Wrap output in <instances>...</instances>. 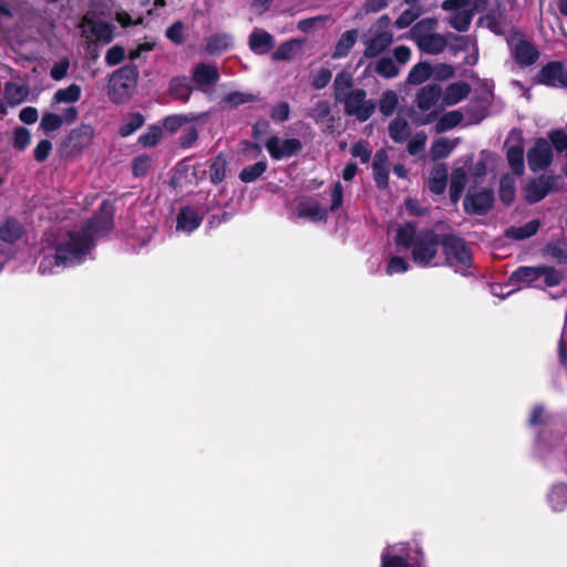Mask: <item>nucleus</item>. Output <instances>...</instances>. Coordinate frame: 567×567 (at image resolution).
Segmentation results:
<instances>
[{
    "label": "nucleus",
    "instance_id": "4be33fe9",
    "mask_svg": "<svg viewBox=\"0 0 567 567\" xmlns=\"http://www.w3.org/2000/svg\"><path fill=\"white\" fill-rule=\"evenodd\" d=\"M539 266H519L509 276V281L514 285L534 286L539 288L535 282L540 278Z\"/></svg>",
    "mask_w": 567,
    "mask_h": 567
},
{
    "label": "nucleus",
    "instance_id": "7c9ffc66",
    "mask_svg": "<svg viewBox=\"0 0 567 567\" xmlns=\"http://www.w3.org/2000/svg\"><path fill=\"white\" fill-rule=\"evenodd\" d=\"M540 227L537 219H532L522 226H511L505 229V237L513 240H524L534 236Z\"/></svg>",
    "mask_w": 567,
    "mask_h": 567
},
{
    "label": "nucleus",
    "instance_id": "774afa93",
    "mask_svg": "<svg viewBox=\"0 0 567 567\" xmlns=\"http://www.w3.org/2000/svg\"><path fill=\"white\" fill-rule=\"evenodd\" d=\"M350 152L353 157H359L362 164H367L371 159L372 152L364 141L354 143Z\"/></svg>",
    "mask_w": 567,
    "mask_h": 567
},
{
    "label": "nucleus",
    "instance_id": "e2e57ef3",
    "mask_svg": "<svg viewBox=\"0 0 567 567\" xmlns=\"http://www.w3.org/2000/svg\"><path fill=\"white\" fill-rule=\"evenodd\" d=\"M311 85L315 90L324 89L332 78V72L327 68H321L316 73L311 74Z\"/></svg>",
    "mask_w": 567,
    "mask_h": 567
},
{
    "label": "nucleus",
    "instance_id": "f8f14e48",
    "mask_svg": "<svg viewBox=\"0 0 567 567\" xmlns=\"http://www.w3.org/2000/svg\"><path fill=\"white\" fill-rule=\"evenodd\" d=\"M554 159L550 143L544 138L535 140L534 145L527 151L528 167L533 173L548 168Z\"/></svg>",
    "mask_w": 567,
    "mask_h": 567
},
{
    "label": "nucleus",
    "instance_id": "39448f33",
    "mask_svg": "<svg viewBox=\"0 0 567 567\" xmlns=\"http://www.w3.org/2000/svg\"><path fill=\"white\" fill-rule=\"evenodd\" d=\"M506 43L511 56L520 69L534 65L540 58L538 48L525 39L519 30L513 29L506 37Z\"/></svg>",
    "mask_w": 567,
    "mask_h": 567
},
{
    "label": "nucleus",
    "instance_id": "c756f323",
    "mask_svg": "<svg viewBox=\"0 0 567 567\" xmlns=\"http://www.w3.org/2000/svg\"><path fill=\"white\" fill-rule=\"evenodd\" d=\"M489 0H443L441 8L443 11L466 8L472 13L484 12L488 7Z\"/></svg>",
    "mask_w": 567,
    "mask_h": 567
},
{
    "label": "nucleus",
    "instance_id": "a18cd8bd",
    "mask_svg": "<svg viewBox=\"0 0 567 567\" xmlns=\"http://www.w3.org/2000/svg\"><path fill=\"white\" fill-rule=\"evenodd\" d=\"M374 72L382 78L393 79L398 76L400 69L392 58L382 56L377 61Z\"/></svg>",
    "mask_w": 567,
    "mask_h": 567
},
{
    "label": "nucleus",
    "instance_id": "c85d7f7f",
    "mask_svg": "<svg viewBox=\"0 0 567 567\" xmlns=\"http://www.w3.org/2000/svg\"><path fill=\"white\" fill-rule=\"evenodd\" d=\"M233 45V38L228 33H214L206 40L205 51L209 55H220Z\"/></svg>",
    "mask_w": 567,
    "mask_h": 567
},
{
    "label": "nucleus",
    "instance_id": "423d86ee",
    "mask_svg": "<svg viewBox=\"0 0 567 567\" xmlns=\"http://www.w3.org/2000/svg\"><path fill=\"white\" fill-rule=\"evenodd\" d=\"M442 234L439 235L431 228L419 231V237L411 248L412 260L420 267H429L437 256L441 246Z\"/></svg>",
    "mask_w": 567,
    "mask_h": 567
},
{
    "label": "nucleus",
    "instance_id": "412c9836",
    "mask_svg": "<svg viewBox=\"0 0 567 567\" xmlns=\"http://www.w3.org/2000/svg\"><path fill=\"white\" fill-rule=\"evenodd\" d=\"M202 221L203 216H200L193 207L185 206L182 207L177 214L176 228L177 230L192 233L202 225Z\"/></svg>",
    "mask_w": 567,
    "mask_h": 567
},
{
    "label": "nucleus",
    "instance_id": "58836bf2",
    "mask_svg": "<svg viewBox=\"0 0 567 567\" xmlns=\"http://www.w3.org/2000/svg\"><path fill=\"white\" fill-rule=\"evenodd\" d=\"M506 158L514 174L522 175L524 173V146L522 143L508 147Z\"/></svg>",
    "mask_w": 567,
    "mask_h": 567
},
{
    "label": "nucleus",
    "instance_id": "f03ea898",
    "mask_svg": "<svg viewBox=\"0 0 567 567\" xmlns=\"http://www.w3.org/2000/svg\"><path fill=\"white\" fill-rule=\"evenodd\" d=\"M138 78V68L134 63H127L115 70L110 75L107 84L110 101L115 104L126 103L137 85Z\"/></svg>",
    "mask_w": 567,
    "mask_h": 567
},
{
    "label": "nucleus",
    "instance_id": "864d4df0",
    "mask_svg": "<svg viewBox=\"0 0 567 567\" xmlns=\"http://www.w3.org/2000/svg\"><path fill=\"white\" fill-rule=\"evenodd\" d=\"M258 100V95L252 93H245L240 91H234L226 94L223 99L224 103H227L230 109H236L239 105L251 103Z\"/></svg>",
    "mask_w": 567,
    "mask_h": 567
},
{
    "label": "nucleus",
    "instance_id": "9d476101",
    "mask_svg": "<svg viewBox=\"0 0 567 567\" xmlns=\"http://www.w3.org/2000/svg\"><path fill=\"white\" fill-rule=\"evenodd\" d=\"M534 82L546 87L567 90V68L565 63L559 60L547 62L536 73Z\"/></svg>",
    "mask_w": 567,
    "mask_h": 567
},
{
    "label": "nucleus",
    "instance_id": "4d7b16f0",
    "mask_svg": "<svg viewBox=\"0 0 567 567\" xmlns=\"http://www.w3.org/2000/svg\"><path fill=\"white\" fill-rule=\"evenodd\" d=\"M422 14V10L420 7L414 8L411 7L409 9H405L394 21V25L398 29H405L410 25H413V23L419 19V17Z\"/></svg>",
    "mask_w": 567,
    "mask_h": 567
},
{
    "label": "nucleus",
    "instance_id": "13d9d810",
    "mask_svg": "<svg viewBox=\"0 0 567 567\" xmlns=\"http://www.w3.org/2000/svg\"><path fill=\"white\" fill-rule=\"evenodd\" d=\"M31 143V133L24 126H18L13 131L12 146L19 151L23 152Z\"/></svg>",
    "mask_w": 567,
    "mask_h": 567
},
{
    "label": "nucleus",
    "instance_id": "0eeeda50",
    "mask_svg": "<svg viewBox=\"0 0 567 567\" xmlns=\"http://www.w3.org/2000/svg\"><path fill=\"white\" fill-rule=\"evenodd\" d=\"M391 19L388 14L381 16L370 28L372 35L364 39L365 49L363 55L373 59L384 52L393 42V33L389 30Z\"/></svg>",
    "mask_w": 567,
    "mask_h": 567
},
{
    "label": "nucleus",
    "instance_id": "09e8293b",
    "mask_svg": "<svg viewBox=\"0 0 567 567\" xmlns=\"http://www.w3.org/2000/svg\"><path fill=\"white\" fill-rule=\"evenodd\" d=\"M145 123V117L142 113L135 112L128 115V118L118 127V134L122 137H127L141 128Z\"/></svg>",
    "mask_w": 567,
    "mask_h": 567
},
{
    "label": "nucleus",
    "instance_id": "de8ad7c7",
    "mask_svg": "<svg viewBox=\"0 0 567 567\" xmlns=\"http://www.w3.org/2000/svg\"><path fill=\"white\" fill-rule=\"evenodd\" d=\"M462 121H463V114L461 111L455 110V111L446 112L439 118V121L435 125L436 132L443 133V132L450 131V130L456 127L458 124H461Z\"/></svg>",
    "mask_w": 567,
    "mask_h": 567
},
{
    "label": "nucleus",
    "instance_id": "4c0bfd02",
    "mask_svg": "<svg viewBox=\"0 0 567 567\" xmlns=\"http://www.w3.org/2000/svg\"><path fill=\"white\" fill-rule=\"evenodd\" d=\"M305 40L302 39H290L282 42L272 53V60L275 61H289L293 59L296 50L300 49Z\"/></svg>",
    "mask_w": 567,
    "mask_h": 567
},
{
    "label": "nucleus",
    "instance_id": "a19ab883",
    "mask_svg": "<svg viewBox=\"0 0 567 567\" xmlns=\"http://www.w3.org/2000/svg\"><path fill=\"white\" fill-rule=\"evenodd\" d=\"M411 131L409 127V123L406 120L402 117H395L389 124V135L391 140L395 143H403L410 136Z\"/></svg>",
    "mask_w": 567,
    "mask_h": 567
},
{
    "label": "nucleus",
    "instance_id": "6ab92c4d",
    "mask_svg": "<svg viewBox=\"0 0 567 567\" xmlns=\"http://www.w3.org/2000/svg\"><path fill=\"white\" fill-rule=\"evenodd\" d=\"M442 89L439 84H427L422 86L416 93L415 102L422 112L430 111L440 100Z\"/></svg>",
    "mask_w": 567,
    "mask_h": 567
},
{
    "label": "nucleus",
    "instance_id": "2eb2a0df",
    "mask_svg": "<svg viewBox=\"0 0 567 567\" xmlns=\"http://www.w3.org/2000/svg\"><path fill=\"white\" fill-rule=\"evenodd\" d=\"M372 173L375 185L379 189L389 187V156L385 150L377 151L372 163Z\"/></svg>",
    "mask_w": 567,
    "mask_h": 567
},
{
    "label": "nucleus",
    "instance_id": "680f3d73",
    "mask_svg": "<svg viewBox=\"0 0 567 567\" xmlns=\"http://www.w3.org/2000/svg\"><path fill=\"white\" fill-rule=\"evenodd\" d=\"M152 166L151 156L143 154L136 156L132 162V174L135 177H142L147 174Z\"/></svg>",
    "mask_w": 567,
    "mask_h": 567
},
{
    "label": "nucleus",
    "instance_id": "20e7f679",
    "mask_svg": "<svg viewBox=\"0 0 567 567\" xmlns=\"http://www.w3.org/2000/svg\"><path fill=\"white\" fill-rule=\"evenodd\" d=\"M115 210L113 202L102 200L97 210L83 224L80 231L95 246L99 238L107 236L113 230Z\"/></svg>",
    "mask_w": 567,
    "mask_h": 567
},
{
    "label": "nucleus",
    "instance_id": "72a5a7b5",
    "mask_svg": "<svg viewBox=\"0 0 567 567\" xmlns=\"http://www.w3.org/2000/svg\"><path fill=\"white\" fill-rule=\"evenodd\" d=\"M359 32L357 29L347 30L341 34L336 43L332 58H346L358 40Z\"/></svg>",
    "mask_w": 567,
    "mask_h": 567
},
{
    "label": "nucleus",
    "instance_id": "bf43d9fd",
    "mask_svg": "<svg viewBox=\"0 0 567 567\" xmlns=\"http://www.w3.org/2000/svg\"><path fill=\"white\" fill-rule=\"evenodd\" d=\"M452 148L453 147L450 142L446 138L441 137L433 142L430 154L433 161H439L447 157L452 152Z\"/></svg>",
    "mask_w": 567,
    "mask_h": 567
},
{
    "label": "nucleus",
    "instance_id": "4468645a",
    "mask_svg": "<svg viewBox=\"0 0 567 567\" xmlns=\"http://www.w3.org/2000/svg\"><path fill=\"white\" fill-rule=\"evenodd\" d=\"M265 146L271 158L276 161L297 155L302 150L301 141L295 137L287 138L280 143L278 136H271Z\"/></svg>",
    "mask_w": 567,
    "mask_h": 567
},
{
    "label": "nucleus",
    "instance_id": "c03bdc74",
    "mask_svg": "<svg viewBox=\"0 0 567 567\" xmlns=\"http://www.w3.org/2000/svg\"><path fill=\"white\" fill-rule=\"evenodd\" d=\"M267 167L268 164L266 159L258 161L252 165L244 167L239 173V179L243 183H252L266 172Z\"/></svg>",
    "mask_w": 567,
    "mask_h": 567
},
{
    "label": "nucleus",
    "instance_id": "8fccbe9b",
    "mask_svg": "<svg viewBox=\"0 0 567 567\" xmlns=\"http://www.w3.org/2000/svg\"><path fill=\"white\" fill-rule=\"evenodd\" d=\"M399 104L398 94L392 90H386L382 93L379 101V110L384 116H391Z\"/></svg>",
    "mask_w": 567,
    "mask_h": 567
},
{
    "label": "nucleus",
    "instance_id": "b1692460",
    "mask_svg": "<svg viewBox=\"0 0 567 567\" xmlns=\"http://www.w3.org/2000/svg\"><path fill=\"white\" fill-rule=\"evenodd\" d=\"M447 166L444 163L436 164L429 177V190L434 195H442L447 185Z\"/></svg>",
    "mask_w": 567,
    "mask_h": 567
},
{
    "label": "nucleus",
    "instance_id": "7ed1b4c3",
    "mask_svg": "<svg viewBox=\"0 0 567 567\" xmlns=\"http://www.w3.org/2000/svg\"><path fill=\"white\" fill-rule=\"evenodd\" d=\"M94 245L80 230L69 231L68 238L55 246V264L71 266L80 264Z\"/></svg>",
    "mask_w": 567,
    "mask_h": 567
},
{
    "label": "nucleus",
    "instance_id": "5701e85b",
    "mask_svg": "<svg viewBox=\"0 0 567 567\" xmlns=\"http://www.w3.org/2000/svg\"><path fill=\"white\" fill-rule=\"evenodd\" d=\"M206 113H187V114H173L163 118V127L169 133L177 132L182 126L200 121L206 117Z\"/></svg>",
    "mask_w": 567,
    "mask_h": 567
},
{
    "label": "nucleus",
    "instance_id": "9b49d317",
    "mask_svg": "<svg viewBox=\"0 0 567 567\" xmlns=\"http://www.w3.org/2000/svg\"><path fill=\"white\" fill-rule=\"evenodd\" d=\"M561 187V179L556 175H540L530 181L525 188V199L529 204H536L544 199L550 192H557Z\"/></svg>",
    "mask_w": 567,
    "mask_h": 567
},
{
    "label": "nucleus",
    "instance_id": "a211bd4d",
    "mask_svg": "<svg viewBox=\"0 0 567 567\" xmlns=\"http://www.w3.org/2000/svg\"><path fill=\"white\" fill-rule=\"evenodd\" d=\"M219 71L217 66L206 64L204 62L197 63L193 70L192 79L199 89L214 85L219 81Z\"/></svg>",
    "mask_w": 567,
    "mask_h": 567
},
{
    "label": "nucleus",
    "instance_id": "5fc2aeb1",
    "mask_svg": "<svg viewBox=\"0 0 567 567\" xmlns=\"http://www.w3.org/2000/svg\"><path fill=\"white\" fill-rule=\"evenodd\" d=\"M63 124L62 116L56 113L45 112L43 113L39 128L45 134L52 133L61 128Z\"/></svg>",
    "mask_w": 567,
    "mask_h": 567
},
{
    "label": "nucleus",
    "instance_id": "49530a36",
    "mask_svg": "<svg viewBox=\"0 0 567 567\" xmlns=\"http://www.w3.org/2000/svg\"><path fill=\"white\" fill-rule=\"evenodd\" d=\"M81 86L73 83L65 89L58 90L53 95L54 103H75L81 99Z\"/></svg>",
    "mask_w": 567,
    "mask_h": 567
},
{
    "label": "nucleus",
    "instance_id": "6e6552de",
    "mask_svg": "<svg viewBox=\"0 0 567 567\" xmlns=\"http://www.w3.org/2000/svg\"><path fill=\"white\" fill-rule=\"evenodd\" d=\"M347 116L354 117L358 122H367L375 112L377 103L367 97L364 89H354L349 92L341 101Z\"/></svg>",
    "mask_w": 567,
    "mask_h": 567
},
{
    "label": "nucleus",
    "instance_id": "f257e3e1",
    "mask_svg": "<svg viewBox=\"0 0 567 567\" xmlns=\"http://www.w3.org/2000/svg\"><path fill=\"white\" fill-rule=\"evenodd\" d=\"M441 247L447 267L463 276L470 274L473 254L464 238L454 233L442 234Z\"/></svg>",
    "mask_w": 567,
    "mask_h": 567
},
{
    "label": "nucleus",
    "instance_id": "37998d69",
    "mask_svg": "<svg viewBox=\"0 0 567 567\" xmlns=\"http://www.w3.org/2000/svg\"><path fill=\"white\" fill-rule=\"evenodd\" d=\"M433 73V68L429 62L416 63L408 74V82L419 85L425 82Z\"/></svg>",
    "mask_w": 567,
    "mask_h": 567
},
{
    "label": "nucleus",
    "instance_id": "338daca9",
    "mask_svg": "<svg viewBox=\"0 0 567 567\" xmlns=\"http://www.w3.org/2000/svg\"><path fill=\"white\" fill-rule=\"evenodd\" d=\"M166 37L175 44H183L185 42L184 24L177 20L166 29Z\"/></svg>",
    "mask_w": 567,
    "mask_h": 567
},
{
    "label": "nucleus",
    "instance_id": "cd10ccee",
    "mask_svg": "<svg viewBox=\"0 0 567 567\" xmlns=\"http://www.w3.org/2000/svg\"><path fill=\"white\" fill-rule=\"evenodd\" d=\"M419 237L417 224L415 221H406L400 226L395 235V245L403 249H410Z\"/></svg>",
    "mask_w": 567,
    "mask_h": 567
},
{
    "label": "nucleus",
    "instance_id": "bb28decb",
    "mask_svg": "<svg viewBox=\"0 0 567 567\" xmlns=\"http://www.w3.org/2000/svg\"><path fill=\"white\" fill-rule=\"evenodd\" d=\"M437 25L439 21L433 17L416 21L410 29V38L417 44L426 37L434 34Z\"/></svg>",
    "mask_w": 567,
    "mask_h": 567
},
{
    "label": "nucleus",
    "instance_id": "3c124183",
    "mask_svg": "<svg viewBox=\"0 0 567 567\" xmlns=\"http://www.w3.org/2000/svg\"><path fill=\"white\" fill-rule=\"evenodd\" d=\"M540 278L543 277L546 287L554 288L559 286L564 280V274L561 270L556 269L553 266L540 265Z\"/></svg>",
    "mask_w": 567,
    "mask_h": 567
},
{
    "label": "nucleus",
    "instance_id": "e433bc0d",
    "mask_svg": "<svg viewBox=\"0 0 567 567\" xmlns=\"http://www.w3.org/2000/svg\"><path fill=\"white\" fill-rule=\"evenodd\" d=\"M227 159L223 153L217 154L209 164V181L213 185L221 184L226 178Z\"/></svg>",
    "mask_w": 567,
    "mask_h": 567
},
{
    "label": "nucleus",
    "instance_id": "2f4dec72",
    "mask_svg": "<svg viewBox=\"0 0 567 567\" xmlns=\"http://www.w3.org/2000/svg\"><path fill=\"white\" fill-rule=\"evenodd\" d=\"M471 93V86L468 83L460 81L451 83L444 92L443 101L446 105H455Z\"/></svg>",
    "mask_w": 567,
    "mask_h": 567
},
{
    "label": "nucleus",
    "instance_id": "1a4fd4ad",
    "mask_svg": "<svg viewBox=\"0 0 567 567\" xmlns=\"http://www.w3.org/2000/svg\"><path fill=\"white\" fill-rule=\"evenodd\" d=\"M495 196L491 188L470 187L463 199V207L471 216H485L494 206Z\"/></svg>",
    "mask_w": 567,
    "mask_h": 567
},
{
    "label": "nucleus",
    "instance_id": "ddd939ff",
    "mask_svg": "<svg viewBox=\"0 0 567 567\" xmlns=\"http://www.w3.org/2000/svg\"><path fill=\"white\" fill-rule=\"evenodd\" d=\"M95 130L91 124L82 123L66 135L63 146L71 155H81L94 138Z\"/></svg>",
    "mask_w": 567,
    "mask_h": 567
},
{
    "label": "nucleus",
    "instance_id": "f704fd0d",
    "mask_svg": "<svg viewBox=\"0 0 567 567\" xmlns=\"http://www.w3.org/2000/svg\"><path fill=\"white\" fill-rule=\"evenodd\" d=\"M449 12H453L447 20V23L452 29L458 32L468 31L472 20L475 17L472 11H468L466 8H462L450 10Z\"/></svg>",
    "mask_w": 567,
    "mask_h": 567
},
{
    "label": "nucleus",
    "instance_id": "393cba45",
    "mask_svg": "<svg viewBox=\"0 0 567 567\" xmlns=\"http://www.w3.org/2000/svg\"><path fill=\"white\" fill-rule=\"evenodd\" d=\"M354 85V79L351 72L349 71H340L337 73L333 84H332V96L334 101L338 103L341 101L349 92H352Z\"/></svg>",
    "mask_w": 567,
    "mask_h": 567
},
{
    "label": "nucleus",
    "instance_id": "473e14b6",
    "mask_svg": "<svg viewBox=\"0 0 567 567\" xmlns=\"http://www.w3.org/2000/svg\"><path fill=\"white\" fill-rule=\"evenodd\" d=\"M447 34L434 33L432 35L426 37L423 41L417 43V48L420 51L427 54H440L447 47Z\"/></svg>",
    "mask_w": 567,
    "mask_h": 567
},
{
    "label": "nucleus",
    "instance_id": "aec40b11",
    "mask_svg": "<svg viewBox=\"0 0 567 567\" xmlns=\"http://www.w3.org/2000/svg\"><path fill=\"white\" fill-rule=\"evenodd\" d=\"M23 234V225L12 216L0 223V240L6 244L14 245L22 238Z\"/></svg>",
    "mask_w": 567,
    "mask_h": 567
},
{
    "label": "nucleus",
    "instance_id": "c9c22d12",
    "mask_svg": "<svg viewBox=\"0 0 567 567\" xmlns=\"http://www.w3.org/2000/svg\"><path fill=\"white\" fill-rule=\"evenodd\" d=\"M309 116L317 124L327 121V128L332 130L334 117L331 116V105L327 100L318 101L309 112Z\"/></svg>",
    "mask_w": 567,
    "mask_h": 567
},
{
    "label": "nucleus",
    "instance_id": "052dcab7",
    "mask_svg": "<svg viewBox=\"0 0 567 567\" xmlns=\"http://www.w3.org/2000/svg\"><path fill=\"white\" fill-rule=\"evenodd\" d=\"M478 25L485 27L496 35H504V29L498 21L495 12H487L485 16L478 19Z\"/></svg>",
    "mask_w": 567,
    "mask_h": 567
},
{
    "label": "nucleus",
    "instance_id": "dca6fc26",
    "mask_svg": "<svg viewBox=\"0 0 567 567\" xmlns=\"http://www.w3.org/2000/svg\"><path fill=\"white\" fill-rule=\"evenodd\" d=\"M297 216L308 218L311 221H321L327 219L328 210L313 198L305 197L297 205Z\"/></svg>",
    "mask_w": 567,
    "mask_h": 567
},
{
    "label": "nucleus",
    "instance_id": "69168bd1",
    "mask_svg": "<svg viewBox=\"0 0 567 567\" xmlns=\"http://www.w3.org/2000/svg\"><path fill=\"white\" fill-rule=\"evenodd\" d=\"M410 269L409 262L400 256H393L390 258L386 265V275L392 276L395 274H402Z\"/></svg>",
    "mask_w": 567,
    "mask_h": 567
},
{
    "label": "nucleus",
    "instance_id": "79ce46f5",
    "mask_svg": "<svg viewBox=\"0 0 567 567\" xmlns=\"http://www.w3.org/2000/svg\"><path fill=\"white\" fill-rule=\"evenodd\" d=\"M29 94L28 87L14 82H7L4 85V97L10 105L22 103Z\"/></svg>",
    "mask_w": 567,
    "mask_h": 567
},
{
    "label": "nucleus",
    "instance_id": "6e6d98bb",
    "mask_svg": "<svg viewBox=\"0 0 567 567\" xmlns=\"http://www.w3.org/2000/svg\"><path fill=\"white\" fill-rule=\"evenodd\" d=\"M515 183L508 177H502L499 184V199L505 206H511L515 200Z\"/></svg>",
    "mask_w": 567,
    "mask_h": 567
},
{
    "label": "nucleus",
    "instance_id": "603ef678",
    "mask_svg": "<svg viewBox=\"0 0 567 567\" xmlns=\"http://www.w3.org/2000/svg\"><path fill=\"white\" fill-rule=\"evenodd\" d=\"M163 137V128L159 125L153 124L148 126L147 132L143 133L138 137V144L143 147L156 146Z\"/></svg>",
    "mask_w": 567,
    "mask_h": 567
},
{
    "label": "nucleus",
    "instance_id": "0e129e2a",
    "mask_svg": "<svg viewBox=\"0 0 567 567\" xmlns=\"http://www.w3.org/2000/svg\"><path fill=\"white\" fill-rule=\"evenodd\" d=\"M551 148L554 147L558 153L567 151V133L564 130H555L548 134Z\"/></svg>",
    "mask_w": 567,
    "mask_h": 567
},
{
    "label": "nucleus",
    "instance_id": "f3484780",
    "mask_svg": "<svg viewBox=\"0 0 567 567\" xmlns=\"http://www.w3.org/2000/svg\"><path fill=\"white\" fill-rule=\"evenodd\" d=\"M249 49L257 55L270 52L275 47V38L264 29H255L248 39Z\"/></svg>",
    "mask_w": 567,
    "mask_h": 567
},
{
    "label": "nucleus",
    "instance_id": "ea45409f",
    "mask_svg": "<svg viewBox=\"0 0 567 567\" xmlns=\"http://www.w3.org/2000/svg\"><path fill=\"white\" fill-rule=\"evenodd\" d=\"M114 25L110 22L97 20L91 25V32L95 38V42L109 44L114 39Z\"/></svg>",
    "mask_w": 567,
    "mask_h": 567
},
{
    "label": "nucleus",
    "instance_id": "a878e982",
    "mask_svg": "<svg viewBox=\"0 0 567 567\" xmlns=\"http://www.w3.org/2000/svg\"><path fill=\"white\" fill-rule=\"evenodd\" d=\"M168 91L174 100L186 103L190 99L193 86L186 75H179L169 81Z\"/></svg>",
    "mask_w": 567,
    "mask_h": 567
}]
</instances>
